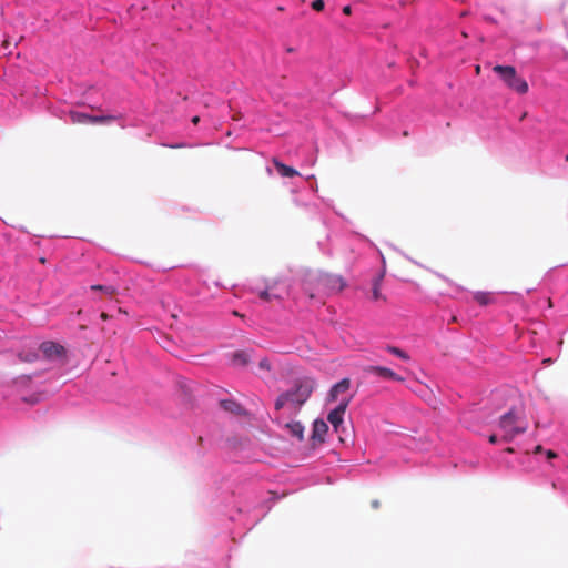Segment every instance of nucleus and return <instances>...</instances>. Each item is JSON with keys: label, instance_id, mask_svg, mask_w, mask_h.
I'll list each match as a JSON object with an SVG mask.
<instances>
[{"label": "nucleus", "instance_id": "1a4fd4ad", "mask_svg": "<svg viewBox=\"0 0 568 568\" xmlns=\"http://www.w3.org/2000/svg\"><path fill=\"white\" fill-rule=\"evenodd\" d=\"M365 372L383 379H392L396 382L404 381V378L400 375L385 366L369 365L365 368Z\"/></svg>", "mask_w": 568, "mask_h": 568}, {"label": "nucleus", "instance_id": "6ab92c4d", "mask_svg": "<svg viewBox=\"0 0 568 568\" xmlns=\"http://www.w3.org/2000/svg\"><path fill=\"white\" fill-rule=\"evenodd\" d=\"M474 300L480 305H487L490 302L488 294L486 292L480 291L474 294Z\"/></svg>", "mask_w": 568, "mask_h": 568}, {"label": "nucleus", "instance_id": "20e7f679", "mask_svg": "<svg viewBox=\"0 0 568 568\" xmlns=\"http://www.w3.org/2000/svg\"><path fill=\"white\" fill-rule=\"evenodd\" d=\"M38 351L48 362L63 365L67 362V349L61 344L53 341L42 342Z\"/></svg>", "mask_w": 568, "mask_h": 568}, {"label": "nucleus", "instance_id": "7ed1b4c3", "mask_svg": "<svg viewBox=\"0 0 568 568\" xmlns=\"http://www.w3.org/2000/svg\"><path fill=\"white\" fill-rule=\"evenodd\" d=\"M494 71L498 77L514 91L524 94L528 91V83L525 79L519 77L516 69L511 65H496Z\"/></svg>", "mask_w": 568, "mask_h": 568}, {"label": "nucleus", "instance_id": "7c9ffc66", "mask_svg": "<svg viewBox=\"0 0 568 568\" xmlns=\"http://www.w3.org/2000/svg\"><path fill=\"white\" fill-rule=\"evenodd\" d=\"M544 363H546V364H548V365H549V364H551V359H550V358H548V359H544Z\"/></svg>", "mask_w": 568, "mask_h": 568}, {"label": "nucleus", "instance_id": "f257e3e1", "mask_svg": "<svg viewBox=\"0 0 568 568\" xmlns=\"http://www.w3.org/2000/svg\"><path fill=\"white\" fill-rule=\"evenodd\" d=\"M527 428V419L514 409L503 414L499 418L498 430L500 432L501 440L505 443L514 440L518 435L525 433Z\"/></svg>", "mask_w": 568, "mask_h": 568}, {"label": "nucleus", "instance_id": "cd10ccee", "mask_svg": "<svg viewBox=\"0 0 568 568\" xmlns=\"http://www.w3.org/2000/svg\"><path fill=\"white\" fill-rule=\"evenodd\" d=\"M200 116L199 115H194L192 119H191V122L194 124V125H197L199 122H200Z\"/></svg>", "mask_w": 568, "mask_h": 568}, {"label": "nucleus", "instance_id": "bb28decb", "mask_svg": "<svg viewBox=\"0 0 568 568\" xmlns=\"http://www.w3.org/2000/svg\"><path fill=\"white\" fill-rule=\"evenodd\" d=\"M373 296H374V298H378V296H379V291H378L377 284L374 285Z\"/></svg>", "mask_w": 568, "mask_h": 568}, {"label": "nucleus", "instance_id": "dca6fc26", "mask_svg": "<svg viewBox=\"0 0 568 568\" xmlns=\"http://www.w3.org/2000/svg\"><path fill=\"white\" fill-rule=\"evenodd\" d=\"M38 348L21 351L18 353V357L21 362L33 363L40 358Z\"/></svg>", "mask_w": 568, "mask_h": 568}, {"label": "nucleus", "instance_id": "6e6552de", "mask_svg": "<svg viewBox=\"0 0 568 568\" xmlns=\"http://www.w3.org/2000/svg\"><path fill=\"white\" fill-rule=\"evenodd\" d=\"M70 118L74 123H105L116 119L115 115H89L78 111H72Z\"/></svg>", "mask_w": 568, "mask_h": 568}, {"label": "nucleus", "instance_id": "9b49d317", "mask_svg": "<svg viewBox=\"0 0 568 568\" xmlns=\"http://www.w3.org/2000/svg\"><path fill=\"white\" fill-rule=\"evenodd\" d=\"M327 432H328L327 423L323 419H315L312 425L311 439L313 440L314 444H316V443L322 444L325 442V436H326Z\"/></svg>", "mask_w": 568, "mask_h": 568}, {"label": "nucleus", "instance_id": "c756f323", "mask_svg": "<svg viewBox=\"0 0 568 568\" xmlns=\"http://www.w3.org/2000/svg\"><path fill=\"white\" fill-rule=\"evenodd\" d=\"M372 506H373L374 508H377V507L379 506L378 500H373Z\"/></svg>", "mask_w": 568, "mask_h": 568}, {"label": "nucleus", "instance_id": "39448f33", "mask_svg": "<svg viewBox=\"0 0 568 568\" xmlns=\"http://www.w3.org/2000/svg\"><path fill=\"white\" fill-rule=\"evenodd\" d=\"M274 165L276 168L277 173L283 178H297L307 192L314 194L317 191V184L314 179V175H310L307 178H303L294 168L288 166L277 160H274Z\"/></svg>", "mask_w": 568, "mask_h": 568}, {"label": "nucleus", "instance_id": "f03ea898", "mask_svg": "<svg viewBox=\"0 0 568 568\" xmlns=\"http://www.w3.org/2000/svg\"><path fill=\"white\" fill-rule=\"evenodd\" d=\"M315 387L316 382L313 378L297 381L291 389L286 390L291 405L301 407L310 398Z\"/></svg>", "mask_w": 568, "mask_h": 568}, {"label": "nucleus", "instance_id": "f8f14e48", "mask_svg": "<svg viewBox=\"0 0 568 568\" xmlns=\"http://www.w3.org/2000/svg\"><path fill=\"white\" fill-rule=\"evenodd\" d=\"M351 387V381L348 378H343L339 382L335 383L326 397L327 403L336 402L339 394L347 392Z\"/></svg>", "mask_w": 568, "mask_h": 568}, {"label": "nucleus", "instance_id": "2eb2a0df", "mask_svg": "<svg viewBox=\"0 0 568 568\" xmlns=\"http://www.w3.org/2000/svg\"><path fill=\"white\" fill-rule=\"evenodd\" d=\"M286 428L293 437H296L298 440H303L305 428L301 422L288 423Z\"/></svg>", "mask_w": 568, "mask_h": 568}, {"label": "nucleus", "instance_id": "ddd939ff", "mask_svg": "<svg viewBox=\"0 0 568 568\" xmlns=\"http://www.w3.org/2000/svg\"><path fill=\"white\" fill-rule=\"evenodd\" d=\"M250 363V354L245 351H236L232 355V365L235 367H245Z\"/></svg>", "mask_w": 568, "mask_h": 568}, {"label": "nucleus", "instance_id": "5701e85b", "mask_svg": "<svg viewBox=\"0 0 568 568\" xmlns=\"http://www.w3.org/2000/svg\"><path fill=\"white\" fill-rule=\"evenodd\" d=\"M488 440H489L490 444H498L499 442H503L501 437H500V432L497 430L496 433L491 434L488 437Z\"/></svg>", "mask_w": 568, "mask_h": 568}, {"label": "nucleus", "instance_id": "c85d7f7f", "mask_svg": "<svg viewBox=\"0 0 568 568\" xmlns=\"http://www.w3.org/2000/svg\"><path fill=\"white\" fill-rule=\"evenodd\" d=\"M351 11H352L351 6H345V7L343 8V12H344L345 14H351Z\"/></svg>", "mask_w": 568, "mask_h": 568}, {"label": "nucleus", "instance_id": "412c9836", "mask_svg": "<svg viewBox=\"0 0 568 568\" xmlns=\"http://www.w3.org/2000/svg\"><path fill=\"white\" fill-rule=\"evenodd\" d=\"M91 290L92 291H100V292H103L104 294H109V295H111L114 292V287L113 286H111V285H101V284L92 285Z\"/></svg>", "mask_w": 568, "mask_h": 568}, {"label": "nucleus", "instance_id": "f3484780", "mask_svg": "<svg viewBox=\"0 0 568 568\" xmlns=\"http://www.w3.org/2000/svg\"><path fill=\"white\" fill-rule=\"evenodd\" d=\"M385 351L388 352L389 354L400 358L404 362H408L410 359L409 354L397 346L386 345Z\"/></svg>", "mask_w": 568, "mask_h": 568}, {"label": "nucleus", "instance_id": "0eeeda50", "mask_svg": "<svg viewBox=\"0 0 568 568\" xmlns=\"http://www.w3.org/2000/svg\"><path fill=\"white\" fill-rule=\"evenodd\" d=\"M351 403V397L343 398L335 408H333L327 415V422L333 426L336 433L339 432V428L344 423L345 412Z\"/></svg>", "mask_w": 568, "mask_h": 568}, {"label": "nucleus", "instance_id": "b1692460", "mask_svg": "<svg viewBox=\"0 0 568 568\" xmlns=\"http://www.w3.org/2000/svg\"><path fill=\"white\" fill-rule=\"evenodd\" d=\"M258 367L261 369L270 371L271 369V363H270V361L266 357H264V358H262L258 362Z\"/></svg>", "mask_w": 568, "mask_h": 568}, {"label": "nucleus", "instance_id": "4468645a", "mask_svg": "<svg viewBox=\"0 0 568 568\" xmlns=\"http://www.w3.org/2000/svg\"><path fill=\"white\" fill-rule=\"evenodd\" d=\"M220 406L225 412H230L235 415H241L243 413L242 406L233 399H222V400H220Z\"/></svg>", "mask_w": 568, "mask_h": 568}, {"label": "nucleus", "instance_id": "423d86ee", "mask_svg": "<svg viewBox=\"0 0 568 568\" xmlns=\"http://www.w3.org/2000/svg\"><path fill=\"white\" fill-rule=\"evenodd\" d=\"M318 287L325 293H336L342 291L346 283L341 275L321 272L317 276Z\"/></svg>", "mask_w": 568, "mask_h": 568}, {"label": "nucleus", "instance_id": "9d476101", "mask_svg": "<svg viewBox=\"0 0 568 568\" xmlns=\"http://www.w3.org/2000/svg\"><path fill=\"white\" fill-rule=\"evenodd\" d=\"M534 455L538 460L545 462L546 465L556 468L560 463V457L552 450H544L540 445H537Z\"/></svg>", "mask_w": 568, "mask_h": 568}, {"label": "nucleus", "instance_id": "4be33fe9", "mask_svg": "<svg viewBox=\"0 0 568 568\" xmlns=\"http://www.w3.org/2000/svg\"><path fill=\"white\" fill-rule=\"evenodd\" d=\"M311 7L315 11H322L325 8L324 0H313Z\"/></svg>", "mask_w": 568, "mask_h": 568}, {"label": "nucleus", "instance_id": "aec40b11", "mask_svg": "<svg viewBox=\"0 0 568 568\" xmlns=\"http://www.w3.org/2000/svg\"><path fill=\"white\" fill-rule=\"evenodd\" d=\"M287 404H291V402L288 400L287 394L285 392V393L281 394L276 398V400H275V408L276 409H281V408H283Z\"/></svg>", "mask_w": 568, "mask_h": 568}, {"label": "nucleus", "instance_id": "a211bd4d", "mask_svg": "<svg viewBox=\"0 0 568 568\" xmlns=\"http://www.w3.org/2000/svg\"><path fill=\"white\" fill-rule=\"evenodd\" d=\"M258 297L265 302L283 298V296L281 294L272 292L271 287H265L264 290L260 291Z\"/></svg>", "mask_w": 568, "mask_h": 568}, {"label": "nucleus", "instance_id": "393cba45", "mask_svg": "<svg viewBox=\"0 0 568 568\" xmlns=\"http://www.w3.org/2000/svg\"><path fill=\"white\" fill-rule=\"evenodd\" d=\"M31 379V377L29 375H21L19 377H17L13 383L14 385H19L20 383H27Z\"/></svg>", "mask_w": 568, "mask_h": 568}, {"label": "nucleus", "instance_id": "a878e982", "mask_svg": "<svg viewBox=\"0 0 568 568\" xmlns=\"http://www.w3.org/2000/svg\"><path fill=\"white\" fill-rule=\"evenodd\" d=\"M294 202H295V204H297V205H307V204H308V203H307V201H305V200H303V199H300L298 196H295V197H294Z\"/></svg>", "mask_w": 568, "mask_h": 568}]
</instances>
